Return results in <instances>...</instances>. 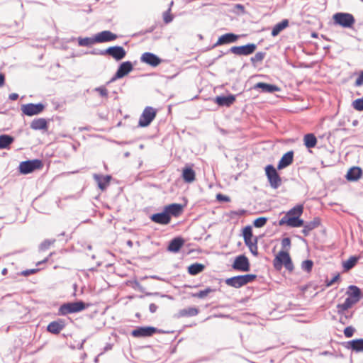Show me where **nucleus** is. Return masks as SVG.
Masks as SVG:
<instances>
[{
    "mask_svg": "<svg viewBox=\"0 0 363 363\" xmlns=\"http://www.w3.org/2000/svg\"><path fill=\"white\" fill-rule=\"evenodd\" d=\"M96 36V40L97 43L113 41L117 39V35L113 33L110 30H104L98 33Z\"/></svg>",
    "mask_w": 363,
    "mask_h": 363,
    "instance_id": "17",
    "label": "nucleus"
},
{
    "mask_svg": "<svg viewBox=\"0 0 363 363\" xmlns=\"http://www.w3.org/2000/svg\"><path fill=\"white\" fill-rule=\"evenodd\" d=\"M354 328L351 326H348L347 328H345L344 330V335H345V337H351L353 334H354Z\"/></svg>",
    "mask_w": 363,
    "mask_h": 363,
    "instance_id": "49",
    "label": "nucleus"
},
{
    "mask_svg": "<svg viewBox=\"0 0 363 363\" xmlns=\"http://www.w3.org/2000/svg\"><path fill=\"white\" fill-rule=\"evenodd\" d=\"M232 267L236 271L248 272L250 266L247 257L242 255L235 257Z\"/></svg>",
    "mask_w": 363,
    "mask_h": 363,
    "instance_id": "10",
    "label": "nucleus"
},
{
    "mask_svg": "<svg viewBox=\"0 0 363 363\" xmlns=\"http://www.w3.org/2000/svg\"><path fill=\"white\" fill-rule=\"evenodd\" d=\"M216 290L213 289L210 287H207L204 290H201L197 293L191 294V297L197 298H206L211 293L214 292Z\"/></svg>",
    "mask_w": 363,
    "mask_h": 363,
    "instance_id": "38",
    "label": "nucleus"
},
{
    "mask_svg": "<svg viewBox=\"0 0 363 363\" xmlns=\"http://www.w3.org/2000/svg\"><path fill=\"white\" fill-rule=\"evenodd\" d=\"M157 330L155 327L147 326L140 327L132 331L131 335L135 337H150L157 333Z\"/></svg>",
    "mask_w": 363,
    "mask_h": 363,
    "instance_id": "13",
    "label": "nucleus"
},
{
    "mask_svg": "<svg viewBox=\"0 0 363 363\" xmlns=\"http://www.w3.org/2000/svg\"><path fill=\"white\" fill-rule=\"evenodd\" d=\"M347 298L344 303L337 304L338 312H344L351 308L361 298L362 293L360 289L356 286H350L346 292Z\"/></svg>",
    "mask_w": 363,
    "mask_h": 363,
    "instance_id": "2",
    "label": "nucleus"
},
{
    "mask_svg": "<svg viewBox=\"0 0 363 363\" xmlns=\"http://www.w3.org/2000/svg\"><path fill=\"white\" fill-rule=\"evenodd\" d=\"M267 219L264 217H259L255 219L253 222L256 228H262L267 223Z\"/></svg>",
    "mask_w": 363,
    "mask_h": 363,
    "instance_id": "45",
    "label": "nucleus"
},
{
    "mask_svg": "<svg viewBox=\"0 0 363 363\" xmlns=\"http://www.w3.org/2000/svg\"><path fill=\"white\" fill-rule=\"evenodd\" d=\"M13 142V138L9 135H0V149H6Z\"/></svg>",
    "mask_w": 363,
    "mask_h": 363,
    "instance_id": "35",
    "label": "nucleus"
},
{
    "mask_svg": "<svg viewBox=\"0 0 363 363\" xmlns=\"http://www.w3.org/2000/svg\"><path fill=\"white\" fill-rule=\"evenodd\" d=\"M238 39V35L234 33H226L219 37L217 42L215 43L214 47L234 43Z\"/></svg>",
    "mask_w": 363,
    "mask_h": 363,
    "instance_id": "21",
    "label": "nucleus"
},
{
    "mask_svg": "<svg viewBox=\"0 0 363 363\" xmlns=\"http://www.w3.org/2000/svg\"><path fill=\"white\" fill-rule=\"evenodd\" d=\"M333 20L344 28H352L355 22L354 16L348 13H337L333 16Z\"/></svg>",
    "mask_w": 363,
    "mask_h": 363,
    "instance_id": "9",
    "label": "nucleus"
},
{
    "mask_svg": "<svg viewBox=\"0 0 363 363\" xmlns=\"http://www.w3.org/2000/svg\"><path fill=\"white\" fill-rule=\"evenodd\" d=\"M65 327V322L62 319L50 322L47 326V330L52 334H59Z\"/></svg>",
    "mask_w": 363,
    "mask_h": 363,
    "instance_id": "18",
    "label": "nucleus"
},
{
    "mask_svg": "<svg viewBox=\"0 0 363 363\" xmlns=\"http://www.w3.org/2000/svg\"><path fill=\"white\" fill-rule=\"evenodd\" d=\"M273 265L278 271L281 270L283 266L290 272L294 269V265L289 252L284 250H281L276 255L273 261Z\"/></svg>",
    "mask_w": 363,
    "mask_h": 363,
    "instance_id": "3",
    "label": "nucleus"
},
{
    "mask_svg": "<svg viewBox=\"0 0 363 363\" xmlns=\"http://www.w3.org/2000/svg\"><path fill=\"white\" fill-rule=\"evenodd\" d=\"M150 218L153 222L162 225L169 224L171 221V217L167 213L164 209L162 213L153 214Z\"/></svg>",
    "mask_w": 363,
    "mask_h": 363,
    "instance_id": "20",
    "label": "nucleus"
},
{
    "mask_svg": "<svg viewBox=\"0 0 363 363\" xmlns=\"http://www.w3.org/2000/svg\"><path fill=\"white\" fill-rule=\"evenodd\" d=\"M235 7L240 10L242 13L245 12V7L242 4H236Z\"/></svg>",
    "mask_w": 363,
    "mask_h": 363,
    "instance_id": "58",
    "label": "nucleus"
},
{
    "mask_svg": "<svg viewBox=\"0 0 363 363\" xmlns=\"http://www.w3.org/2000/svg\"><path fill=\"white\" fill-rule=\"evenodd\" d=\"M48 121L43 118L34 119L30 123V128L33 130H45L48 129Z\"/></svg>",
    "mask_w": 363,
    "mask_h": 363,
    "instance_id": "28",
    "label": "nucleus"
},
{
    "mask_svg": "<svg viewBox=\"0 0 363 363\" xmlns=\"http://www.w3.org/2000/svg\"><path fill=\"white\" fill-rule=\"evenodd\" d=\"M256 48L255 44L250 43L242 46H233L230 48V52L237 55H249L253 53Z\"/></svg>",
    "mask_w": 363,
    "mask_h": 363,
    "instance_id": "12",
    "label": "nucleus"
},
{
    "mask_svg": "<svg viewBox=\"0 0 363 363\" xmlns=\"http://www.w3.org/2000/svg\"><path fill=\"white\" fill-rule=\"evenodd\" d=\"M350 347L356 352L363 351V339L353 340L348 342Z\"/></svg>",
    "mask_w": 363,
    "mask_h": 363,
    "instance_id": "39",
    "label": "nucleus"
},
{
    "mask_svg": "<svg viewBox=\"0 0 363 363\" xmlns=\"http://www.w3.org/2000/svg\"><path fill=\"white\" fill-rule=\"evenodd\" d=\"M317 138L313 133H308L303 137V143L306 147H314L317 144Z\"/></svg>",
    "mask_w": 363,
    "mask_h": 363,
    "instance_id": "32",
    "label": "nucleus"
},
{
    "mask_svg": "<svg viewBox=\"0 0 363 363\" xmlns=\"http://www.w3.org/2000/svg\"><path fill=\"white\" fill-rule=\"evenodd\" d=\"M47 261H48V258L45 259L43 261H42V262H46ZM40 263H41V262H39L38 263V264H40Z\"/></svg>",
    "mask_w": 363,
    "mask_h": 363,
    "instance_id": "59",
    "label": "nucleus"
},
{
    "mask_svg": "<svg viewBox=\"0 0 363 363\" xmlns=\"http://www.w3.org/2000/svg\"><path fill=\"white\" fill-rule=\"evenodd\" d=\"M289 25V22L287 20H284L281 22L276 24L272 30V35L275 37L279 34V33L286 28Z\"/></svg>",
    "mask_w": 363,
    "mask_h": 363,
    "instance_id": "34",
    "label": "nucleus"
},
{
    "mask_svg": "<svg viewBox=\"0 0 363 363\" xmlns=\"http://www.w3.org/2000/svg\"><path fill=\"white\" fill-rule=\"evenodd\" d=\"M199 309L195 307H189L188 308H184L179 311V317H191L196 316L199 314Z\"/></svg>",
    "mask_w": 363,
    "mask_h": 363,
    "instance_id": "33",
    "label": "nucleus"
},
{
    "mask_svg": "<svg viewBox=\"0 0 363 363\" xmlns=\"http://www.w3.org/2000/svg\"><path fill=\"white\" fill-rule=\"evenodd\" d=\"M5 83V75L3 73H0V87H2Z\"/></svg>",
    "mask_w": 363,
    "mask_h": 363,
    "instance_id": "55",
    "label": "nucleus"
},
{
    "mask_svg": "<svg viewBox=\"0 0 363 363\" xmlns=\"http://www.w3.org/2000/svg\"><path fill=\"white\" fill-rule=\"evenodd\" d=\"M105 53L111 56L113 59L119 61L125 57L126 52L121 46H113L107 48Z\"/></svg>",
    "mask_w": 363,
    "mask_h": 363,
    "instance_id": "15",
    "label": "nucleus"
},
{
    "mask_svg": "<svg viewBox=\"0 0 363 363\" xmlns=\"http://www.w3.org/2000/svg\"><path fill=\"white\" fill-rule=\"evenodd\" d=\"M265 57V53L262 52H257L252 57H251V62L252 64H257L261 62Z\"/></svg>",
    "mask_w": 363,
    "mask_h": 363,
    "instance_id": "42",
    "label": "nucleus"
},
{
    "mask_svg": "<svg viewBox=\"0 0 363 363\" xmlns=\"http://www.w3.org/2000/svg\"><path fill=\"white\" fill-rule=\"evenodd\" d=\"M149 309L151 313H155L157 310V306L155 303H151L149 306Z\"/></svg>",
    "mask_w": 363,
    "mask_h": 363,
    "instance_id": "54",
    "label": "nucleus"
},
{
    "mask_svg": "<svg viewBox=\"0 0 363 363\" xmlns=\"http://www.w3.org/2000/svg\"><path fill=\"white\" fill-rule=\"evenodd\" d=\"M303 211V205H297L289 210L279 221L280 226L288 225L292 228H298L303 225V220L300 218Z\"/></svg>",
    "mask_w": 363,
    "mask_h": 363,
    "instance_id": "1",
    "label": "nucleus"
},
{
    "mask_svg": "<svg viewBox=\"0 0 363 363\" xmlns=\"http://www.w3.org/2000/svg\"><path fill=\"white\" fill-rule=\"evenodd\" d=\"M294 161V152L293 151H289L286 153H285L279 160L277 169H282L288 166H289L291 164H292Z\"/></svg>",
    "mask_w": 363,
    "mask_h": 363,
    "instance_id": "22",
    "label": "nucleus"
},
{
    "mask_svg": "<svg viewBox=\"0 0 363 363\" xmlns=\"http://www.w3.org/2000/svg\"><path fill=\"white\" fill-rule=\"evenodd\" d=\"M313 263L311 260H305L302 262V269L308 272H311L313 267Z\"/></svg>",
    "mask_w": 363,
    "mask_h": 363,
    "instance_id": "46",
    "label": "nucleus"
},
{
    "mask_svg": "<svg viewBox=\"0 0 363 363\" xmlns=\"http://www.w3.org/2000/svg\"><path fill=\"white\" fill-rule=\"evenodd\" d=\"M183 180L186 183H192L196 180V172L190 166H185L182 174Z\"/></svg>",
    "mask_w": 363,
    "mask_h": 363,
    "instance_id": "24",
    "label": "nucleus"
},
{
    "mask_svg": "<svg viewBox=\"0 0 363 363\" xmlns=\"http://www.w3.org/2000/svg\"><path fill=\"white\" fill-rule=\"evenodd\" d=\"M216 199L218 201H220V202H229V201H230V199L229 196H228L226 195H223L222 194H218L216 195Z\"/></svg>",
    "mask_w": 363,
    "mask_h": 363,
    "instance_id": "48",
    "label": "nucleus"
},
{
    "mask_svg": "<svg viewBox=\"0 0 363 363\" xmlns=\"http://www.w3.org/2000/svg\"><path fill=\"white\" fill-rule=\"evenodd\" d=\"M352 107L354 110L358 111H363V98L357 99L353 101Z\"/></svg>",
    "mask_w": 363,
    "mask_h": 363,
    "instance_id": "43",
    "label": "nucleus"
},
{
    "mask_svg": "<svg viewBox=\"0 0 363 363\" xmlns=\"http://www.w3.org/2000/svg\"><path fill=\"white\" fill-rule=\"evenodd\" d=\"M45 106L42 104H27L21 107L22 112L28 116L37 115L43 111Z\"/></svg>",
    "mask_w": 363,
    "mask_h": 363,
    "instance_id": "11",
    "label": "nucleus"
},
{
    "mask_svg": "<svg viewBox=\"0 0 363 363\" xmlns=\"http://www.w3.org/2000/svg\"><path fill=\"white\" fill-rule=\"evenodd\" d=\"M38 271V269H30V270H26V271H25V272H23V274H24V275H28V274H35V273H36Z\"/></svg>",
    "mask_w": 363,
    "mask_h": 363,
    "instance_id": "56",
    "label": "nucleus"
},
{
    "mask_svg": "<svg viewBox=\"0 0 363 363\" xmlns=\"http://www.w3.org/2000/svg\"><path fill=\"white\" fill-rule=\"evenodd\" d=\"M133 69V65L130 62L126 61L121 63L115 74L113 79H121L126 76Z\"/></svg>",
    "mask_w": 363,
    "mask_h": 363,
    "instance_id": "16",
    "label": "nucleus"
},
{
    "mask_svg": "<svg viewBox=\"0 0 363 363\" xmlns=\"http://www.w3.org/2000/svg\"><path fill=\"white\" fill-rule=\"evenodd\" d=\"M244 241L252 254L257 256L258 255L257 238L254 237L252 238L244 240Z\"/></svg>",
    "mask_w": 363,
    "mask_h": 363,
    "instance_id": "30",
    "label": "nucleus"
},
{
    "mask_svg": "<svg viewBox=\"0 0 363 363\" xmlns=\"http://www.w3.org/2000/svg\"><path fill=\"white\" fill-rule=\"evenodd\" d=\"M43 167V163L40 160H27L20 163L19 171L21 174H27L35 170L41 169Z\"/></svg>",
    "mask_w": 363,
    "mask_h": 363,
    "instance_id": "6",
    "label": "nucleus"
},
{
    "mask_svg": "<svg viewBox=\"0 0 363 363\" xmlns=\"http://www.w3.org/2000/svg\"><path fill=\"white\" fill-rule=\"evenodd\" d=\"M320 225V219L318 218H315L313 219V220L307 223L306 224H303V228L302 230V233L307 236L309 235L310 232L315 228H318Z\"/></svg>",
    "mask_w": 363,
    "mask_h": 363,
    "instance_id": "27",
    "label": "nucleus"
},
{
    "mask_svg": "<svg viewBox=\"0 0 363 363\" xmlns=\"http://www.w3.org/2000/svg\"><path fill=\"white\" fill-rule=\"evenodd\" d=\"M157 111L155 108L150 106L145 107L141 116H140L138 126H148L151 123V122L155 119Z\"/></svg>",
    "mask_w": 363,
    "mask_h": 363,
    "instance_id": "8",
    "label": "nucleus"
},
{
    "mask_svg": "<svg viewBox=\"0 0 363 363\" xmlns=\"http://www.w3.org/2000/svg\"><path fill=\"white\" fill-rule=\"evenodd\" d=\"M140 61L153 67L158 66L162 62V60L158 56L148 52H144L141 55Z\"/></svg>",
    "mask_w": 363,
    "mask_h": 363,
    "instance_id": "14",
    "label": "nucleus"
},
{
    "mask_svg": "<svg viewBox=\"0 0 363 363\" xmlns=\"http://www.w3.org/2000/svg\"><path fill=\"white\" fill-rule=\"evenodd\" d=\"M184 242V240L181 238H174L170 242L168 246V250L177 252L183 246Z\"/></svg>",
    "mask_w": 363,
    "mask_h": 363,
    "instance_id": "31",
    "label": "nucleus"
},
{
    "mask_svg": "<svg viewBox=\"0 0 363 363\" xmlns=\"http://www.w3.org/2000/svg\"><path fill=\"white\" fill-rule=\"evenodd\" d=\"M358 258L356 257H350L347 260L342 262V267L345 272H347L353 268L357 263Z\"/></svg>",
    "mask_w": 363,
    "mask_h": 363,
    "instance_id": "37",
    "label": "nucleus"
},
{
    "mask_svg": "<svg viewBox=\"0 0 363 363\" xmlns=\"http://www.w3.org/2000/svg\"><path fill=\"white\" fill-rule=\"evenodd\" d=\"M235 101V97L233 95H229L228 96H217L216 98V102L219 106H230Z\"/></svg>",
    "mask_w": 363,
    "mask_h": 363,
    "instance_id": "29",
    "label": "nucleus"
},
{
    "mask_svg": "<svg viewBox=\"0 0 363 363\" xmlns=\"http://www.w3.org/2000/svg\"><path fill=\"white\" fill-rule=\"evenodd\" d=\"M173 19V17L169 11H166L163 13V20L165 23H170Z\"/></svg>",
    "mask_w": 363,
    "mask_h": 363,
    "instance_id": "51",
    "label": "nucleus"
},
{
    "mask_svg": "<svg viewBox=\"0 0 363 363\" xmlns=\"http://www.w3.org/2000/svg\"><path fill=\"white\" fill-rule=\"evenodd\" d=\"M339 279H340V274H337L336 275L334 276V277L331 280H330L327 282V286H332L336 281H337Z\"/></svg>",
    "mask_w": 363,
    "mask_h": 363,
    "instance_id": "53",
    "label": "nucleus"
},
{
    "mask_svg": "<svg viewBox=\"0 0 363 363\" xmlns=\"http://www.w3.org/2000/svg\"><path fill=\"white\" fill-rule=\"evenodd\" d=\"M96 40V36L94 38H79L78 43L80 46H91L94 43H97Z\"/></svg>",
    "mask_w": 363,
    "mask_h": 363,
    "instance_id": "40",
    "label": "nucleus"
},
{
    "mask_svg": "<svg viewBox=\"0 0 363 363\" xmlns=\"http://www.w3.org/2000/svg\"><path fill=\"white\" fill-rule=\"evenodd\" d=\"M90 306L91 304L82 301L67 303L60 306L59 311L61 315H67L82 311Z\"/></svg>",
    "mask_w": 363,
    "mask_h": 363,
    "instance_id": "5",
    "label": "nucleus"
},
{
    "mask_svg": "<svg viewBox=\"0 0 363 363\" xmlns=\"http://www.w3.org/2000/svg\"><path fill=\"white\" fill-rule=\"evenodd\" d=\"M6 269H4V271H3V273H6Z\"/></svg>",
    "mask_w": 363,
    "mask_h": 363,
    "instance_id": "60",
    "label": "nucleus"
},
{
    "mask_svg": "<svg viewBox=\"0 0 363 363\" xmlns=\"http://www.w3.org/2000/svg\"><path fill=\"white\" fill-rule=\"evenodd\" d=\"M254 89H261L262 91L267 93H273L278 91L280 89L274 84H269L264 82H258L254 86Z\"/></svg>",
    "mask_w": 363,
    "mask_h": 363,
    "instance_id": "26",
    "label": "nucleus"
},
{
    "mask_svg": "<svg viewBox=\"0 0 363 363\" xmlns=\"http://www.w3.org/2000/svg\"><path fill=\"white\" fill-rule=\"evenodd\" d=\"M266 176L272 188L277 189L281 184V178L273 165L269 164L265 167Z\"/></svg>",
    "mask_w": 363,
    "mask_h": 363,
    "instance_id": "7",
    "label": "nucleus"
},
{
    "mask_svg": "<svg viewBox=\"0 0 363 363\" xmlns=\"http://www.w3.org/2000/svg\"><path fill=\"white\" fill-rule=\"evenodd\" d=\"M281 246L284 249L289 250L291 246V240L289 238H285L281 240Z\"/></svg>",
    "mask_w": 363,
    "mask_h": 363,
    "instance_id": "50",
    "label": "nucleus"
},
{
    "mask_svg": "<svg viewBox=\"0 0 363 363\" xmlns=\"http://www.w3.org/2000/svg\"><path fill=\"white\" fill-rule=\"evenodd\" d=\"M94 179L96 182L99 188L104 191L109 185L111 177L109 175L102 176L99 174H94Z\"/></svg>",
    "mask_w": 363,
    "mask_h": 363,
    "instance_id": "25",
    "label": "nucleus"
},
{
    "mask_svg": "<svg viewBox=\"0 0 363 363\" xmlns=\"http://www.w3.org/2000/svg\"><path fill=\"white\" fill-rule=\"evenodd\" d=\"M204 268H205V267L203 264H200V263H194V264H191L188 267V272L191 275H196V274H199L200 272H203Z\"/></svg>",
    "mask_w": 363,
    "mask_h": 363,
    "instance_id": "36",
    "label": "nucleus"
},
{
    "mask_svg": "<svg viewBox=\"0 0 363 363\" xmlns=\"http://www.w3.org/2000/svg\"><path fill=\"white\" fill-rule=\"evenodd\" d=\"M362 175V170L359 167H351L346 174V179L350 182H356L359 180Z\"/></svg>",
    "mask_w": 363,
    "mask_h": 363,
    "instance_id": "23",
    "label": "nucleus"
},
{
    "mask_svg": "<svg viewBox=\"0 0 363 363\" xmlns=\"http://www.w3.org/2000/svg\"><path fill=\"white\" fill-rule=\"evenodd\" d=\"M356 86H361L363 84V71L360 72L359 77L357 78L355 83Z\"/></svg>",
    "mask_w": 363,
    "mask_h": 363,
    "instance_id": "52",
    "label": "nucleus"
},
{
    "mask_svg": "<svg viewBox=\"0 0 363 363\" xmlns=\"http://www.w3.org/2000/svg\"><path fill=\"white\" fill-rule=\"evenodd\" d=\"M256 278L257 276L255 274L235 276L230 278H228L225 280V284L231 287L240 288L249 283L254 281Z\"/></svg>",
    "mask_w": 363,
    "mask_h": 363,
    "instance_id": "4",
    "label": "nucleus"
},
{
    "mask_svg": "<svg viewBox=\"0 0 363 363\" xmlns=\"http://www.w3.org/2000/svg\"><path fill=\"white\" fill-rule=\"evenodd\" d=\"M18 94L13 93L9 95V99L12 101H15V100L18 99Z\"/></svg>",
    "mask_w": 363,
    "mask_h": 363,
    "instance_id": "57",
    "label": "nucleus"
},
{
    "mask_svg": "<svg viewBox=\"0 0 363 363\" xmlns=\"http://www.w3.org/2000/svg\"><path fill=\"white\" fill-rule=\"evenodd\" d=\"M55 242V240H45L43 242L40 243L39 245V250L40 252H45L50 248L52 245H53Z\"/></svg>",
    "mask_w": 363,
    "mask_h": 363,
    "instance_id": "41",
    "label": "nucleus"
},
{
    "mask_svg": "<svg viewBox=\"0 0 363 363\" xmlns=\"http://www.w3.org/2000/svg\"><path fill=\"white\" fill-rule=\"evenodd\" d=\"M94 91L98 92L103 97L108 96V89L104 86L95 88Z\"/></svg>",
    "mask_w": 363,
    "mask_h": 363,
    "instance_id": "47",
    "label": "nucleus"
},
{
    "mask_svg": "<svg viewBox=\"0 0 363 363\" xmlns=\"http://www.w3.org/2000/svg\"><path fill=\"white\" fill-rule=\"evenodd\" d=\"M244 240L254 238L251 226H246L242 230Z\"/></svg>",
    "mask_w": 363,
    "mask_h": 363,
    "instance_id": "44",
    "label": "nucleus"
},
{
    "mask_svg": "<svg viewBox=\"0 0 363 363\" xmlns=\"http://www.w3.org/2000/svg\"><path fill=\"white\" fill-rule=\"evenodd\" d=\"M165 211L171 217H178L183 213L184 206L179 203H172L164 206Z\"/></svg>",
    "mask_w": 363,
    "mask_h": 363,
    "instance_id": "19",
    "label": "nucleus"
}]
</instances>
